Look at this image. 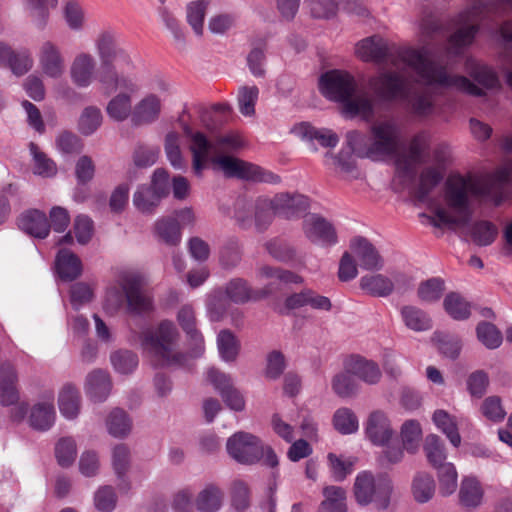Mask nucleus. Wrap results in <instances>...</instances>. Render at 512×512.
<instances>
[{
    "label": "nucleus",
    "mask_w": 512,
    "mask_h": 512,
    "mask_svg": "<svg viewBox=\"0 0 512 512\" xmlns=\"http://www.w3.org/2000/svg\"><path fill=\"white\" fill-rule=\"evenodd\" d=\"M162 100L154 93L145 95L133 107L131 123L133 126H145L156 122L161 115Z\"/></svg>",
    "instance_id": "nucleus-18"
},
{
    "label": "nucleus",
    "mask_w": 512,
    "mask_h": 512,
    "mask_svg": "<svg viewBox=\"0 0 512 512\" xmlns=\"http://www.w3.org/2000/svg\"><path fill=\"white\" fill-rule=\"evenodd\" d=\"M347 145L360 158L382 160L398 153L401 145V130L390 120L373 123L369 135L352 130L346 134Z\"/></svg>",
    "instance_id": "nucleus-5"
},
{
    "label": "nucleus",
    "mask_w": 512,
    "mask_h": 512,
    "mask_svg": "<svg viewBox=\"0 0 512 512\" xmlns=\"http://www.w3.org/2000/svg\"><path fill=\"white\" fill-rule=\"evenodd\" d=\"M177 320L191 345L188 356L191 358L202 356L205 350L204 338L196 328V317L192 306L181 307ZM178 338L176 326L171 321H162L156 329L142 334L141 343L143 349L151 356L154 366H183L187 355L176 350Z\"/></svg>",
    "instance_id": "nucleus-1"
},
{
    "label": "nucleus",
    "mask_w": 512,
    "mask_h": 512,
    "mask_svg": "<svg viewBox=\"0 0 512 512\" xmlns=\"http://www.w3.org/2000/svg\"><path fill=\"white\" fill-rule=\"evenodd\" d=\"M502 148L505 152L512 154V137H506L503 140ZM511 180L512 158H507L492 174L482 173V200L486 196H491L495 205H500L511 195Z\"/></svg>",
    "instance_id": "nucleus-7"
},
{
    "label": "nucleus",
    "mask_w": 512,
    "mask_h": 512,
    "mask_svg": "<svg viewBox=\"0 0 512 512\" xmlns=\"http://www.w3.org/2000/svg\"><path fill=\"white\" fill-rule=\"evenodd\" d=\"M161 199L153 189L142 185L138 187L133 195V204L142 213H152Z\"/></svg>",
    "instance_id": "nucleus-53"
},
{
    "label": "nucleus",
    "mask_w": 512,
    "mask_h": 512,
    "mask_svg": "<svg viewBox=\"0 0 512 512\" xmlns=\"http://www.w3.org/2000/svg\"><path fill=\"white\" fill-rule=\"evenodd\" d=\"M257 277L271 280V282L261 290L266 291L269 289V293L277 288L275 287L277 284H300L303 282V278L300 275L280 267H273L269 265H263L259 267L257 270Z\"/></svg>",
    "instance_id": "nucleus-29"
},
{
    "label": "nucleus",
    "mask_w": 512,
    "mask_h": 512,
    "mask_svg": "<svg viewBox=\"0 0 512 512\" xmlns=\"http://www.w3.org/2000/svg\"><path fill=\"white\" fill-rule=\"evenodd\" d=\"M225 293L232 302L244 304L249 301H257L265 298L269 294V289L266 291H255L247 280L237 277L231 279L226 284Z\"/></svg>",
    "instance_id": "nucleus-24"
},
{
    "label": "nucleus",
    "mask_w": 512,
    "mask_h": 512,
    "mask_svg": "<svg viewBox=\"0 0 512 512\" xmlns=\"http://www.w3.org/2000/svg\"><path fill=\"white\" fill-rule=\"evenodd\" d=\"M267 252L276 260L281 262H290L296 259L295 248L288 242L274 238L265 244Z\"/></svg>",
    "instance_id": "nucleus-62"
},
{
    "label": "nucleus",
    "mask_w": 512,
    "mask_h": 512,
    "mask_svg": "<svg viewBox=\"0 0 512 512\" xmlns=\"http://www.w3.org/2000/svg\"><path fill=\"white\" fill-rule=\"evenodd\" d=\"M303 231L312 243L331 246L337 242V234L333 225L317 214L309 215L303 221Z\"/></svg>",
    "instance_id": "nucleus-15"
},
{
    "label": "nucleus",
    "mask_w": 512,
    "mask_h": 512,
    "mask_svg": "<svg viewBox=\"0 0 512 512\" xmlns=\"http://www.w3.org/2000/svg\"><path fill=\"white\" fill-rule=\"evenodd\" d=\"M212 162L219 166L227 177L256 182L278 183L280 177L272 172L266 171L258 165L243 161L232 156H219L212 159Z\"/></svg>",
    "instance_id": "nucleus-10"
},
{
    "label": "nucleus",
    "mask_w": 512,
    "mask_h": 512,
    "mask_svg": "<svg viewBox=\"0 0 512 512\" xmlns=\"http://www.w3.org/2000/svg\"><path fill=\"white\" fill-rule=\"evenodd\" d=\"M443 177L444 167L440 163L423 168L419 175V184L416 191L417 198L424 201L434 188L439 185Z\"/></svg>",
    "instance_id": "nucleus-33"
},
{
    "label": "nucleus",
    "mask_w": 512,
    "mask_h": 512,
    "mask_svg": "<svg viewBox=\"0 0 512 512\" xmlns=\"http://www.w3.org/2000/svg\"><path fill=\"white\" fill-rule=\"evenodd\" d=\"M401 316L405 325L414 331H427L432 328L429 315L418 307L406 305L401 308Z\"/></svg>",
    "instance_id": "nucleus-42"
},
{
    "label": "nucleus",
    "mask_w": 512,
    "mask_h": 512,
    "mask_svg": "<svg viewBox=\"0 0 512 512\" xmlns=\"http://www.w3.org/2000/svg\"><path fill=\"white\" fill-rule=\"evenodd\" d=\"M480 195V180L470 175L451 174L445 182L444 199L451 213L445 209L436 211V227L461 228L467 240L480 245V225L471 224L473 201Z\"/></svg>",
    "instance_id": "nucleus-2"
},
{
    "label": "nucleus",
    "mask_w": 512,
    "mask_h": 512,
    "mask_svg": "<svg viewBox=\"0 0 512 512\" xmlns=\"http://www.w3.org/2000/svg\"><path fill=\"white\" fill-rule=\"evenodd\" d=\"M356 54L363 61H373L377 64L385 63L390 58L386 42L378 36L368 37L358 42Z\"/></svg>",
    "instance_id": "nucleus-22"
},
{
    "label": "nucleus",
    "mask_w": 512,
    "mask_h": 512,
    "mask_svg": "<svg viewBox=\"0 0 512 512\" xmlns=\"http://www.w3.org/2000/svg\"><path fill=\"white\" fill-rule=\"evenodd\" d=\"M257 277L271 280V282L261 290L266 291L269 289V293L277 288L275 287L277 284H300L303 282V278L300 275L280 267H273L269 265H263L259 267L257 270Z\"/></svg>",
    "instance_id": "nucleus-28"
},
{
    "label": "nucleus",
    "mask_w": 512,
    "mask_h": 512,
    "mask_svg": "<svg viewBox=\"0 0 512 512\" xmlns=\"http://www.w3.org/2000/svg\"><path fill=\"white\" fill-rule=\"evenodd\" d=\"M324 499L319 505V512H347V493L340 486L330 485L322 490Z\"/></svg>",
    "instance_id": "nucleus-36"
},
{
    "label": "nucleus",
    "mask_w": 512,
    "mask_h": 512,
    "mask_svg": "<svg viewBox=\"0 0 512 512\" xmlns=\"http://www.w3.org/2000/svg\"><path fill=\"white\" fill-rule=\"evenodd\" d=\"M432 340L437 344L438 350L443 356L455 360L460 355L462 343L459 337L436 331Z\"/></svg>",
    "instance_id": "nucleus-51"
},
{
    "label": "nucleus",
    "mask_w": 512,
    "mask_h": 512,
    "mask_svg": "<svg viewBox=\"0 0 512 512\" xmlns=\"http://www.w3.org/2000/svg\"><path fill=\"white\" fill-rule=\"evenodd\" d=\"M209 2L197 0L190 2L186 8V18L196 35H203V23Z\"/></svg>",
    "instance_id": "nucleus-52"
},
{
    "label": "nucleus",
    "mask_w": 512,
    "mask_h": 512,
    "mask_svg": "<svg viewBox=\"0 0 512 512\" xmlns=\"http://www.w3.org/2000/svg\"><path fill=\"white\" fill-rule=\"evenodd\" d=\"M121 288L126 298L127 308L133 314L152 310L151 297L143 289V279L138 275H126L121 280Z\"/></svg>",
    "instance_id": "nucleus-12"
},
{
    "label": "nucleus",
    "mask_w": 512,
    "mask_h": 512,
    "mask_svg": "<svg viewBox=\"0 0 512 512\" xmlns=\"http://www.w3.org/2000/svg\"><path fill=\"white\" fill-rule=\"evenodd\" d=\"M401 57L427 85L436 84L446 88H455L472 96H480L478 85L464 76L448 74L446 68L430 60L426 52L407 49L402 52Z\"/></svg>",
    "instance_id": "nucleus-6"
},
{
    "label": "nucleus",
    "mask_w": 512,
    "mask_h": 512,
    "mask_svg": "<svg viewBox=\"0 0 512 512\" xmlns=\"http://www.w3.org/2000/svg\"><path fill=\"white\" fill-rule=\"evenodd\" d=\"M334 428L341 434H352L358 430V418L355 413L347 407L339 408L333 415Z\"/></svg>",
    "instance_id": "nucleus-55"
},
{
    "label": "nucleus",
    "mask_w": 512,
    "mask_h": 512,
    "mask_svg": "<svg viewBox=\"0 0 512 512\" xmlns=\"http://www.w3.org/2000/svg\"><path fill=\"white\" fill-rule=\"evenodd\" d=\"M243 255L242 245L236 238L227 239L219 251V263L223 269L231 270L236 268Z\"/></svg>",
    "instance_id": "nucleus-43"
},
{
    "label": "nucleus",
    "mask_w": 512,
    "mask_h": 512,
    "mask_svg": "<svg viewBox=\"0 0 512 512\" xmlns=\"http://www.w3.org/2000/svg\"><path fill=\"white\" fill-rule=\"evenodd\" d=\"M365 431L368 439L378 446L387 444L394 434L388 417L380 410L369 415Z\"/></svg>",
    "instance_id": "nucleus-21"
},
{
    "label": "nucleus",
    "mask_w": 512,
    "mask_h": 512,
    "mask_svg": "<svg viewBox=\"0 0 512 512\" xmlns=\"http://www.w3.org/2000/svg\"><path fill=\"white\" fill-rule=\"evenodd\" d=\"M211 149L212 143L207 139L204 133L196 132V134L193 135L190 151L192 153V169L197 176L202 175Z\"/></svg>",
    "instance_id": "nucleus-35"
},
{
    "label": "nucleus",
    "mask_w": 512,
    "mask_h": 512,
    "mask_svg": "<svg viewBox=\"0 0 512 512\" xmlns=\"http://www.w3.org/2000/svg\"><path fill=\"white\" fill-rule=\"evenodd\" d=\"M77 455L76 443L71 437L61 438L55 446V456L58 464L69 467L75 461Z\"/></svg>",
    "instance_id": "nucleus-64"
},
{
    "label": "nucleus",
    "mask_w": 512,
    "mask_h": 512,
    "mask_svg": "<svg viewBox=\"0 0 512 512\" xmlns=\"http://www.w3.org/2000/svg\"><path fill=\"white\" fill-rule=\"evenodd\" d=\"M433 421L447 436L453 446L458 447L460 445L461 436L458 432L457 425L446 411L436 410L433 414Z\"/></svg>",
    "instance_id": "nucleus-54"
},
{
    "label": "nucleus",
    "mask_w": 512,
    "mask_h": 512,
    "mask_svg": "<svg viewBox=\"0 0 512 512\" xmlns=\"http://www.w3.org/2000/svg\"><path fill=\"white\" fill-rule=\"evenodd\" d=\"M164 150L167 159L175 169L181 170L185 167L178 133L171 131L166 134Z\"/></svg>",
    "instance_id": "nucleus-59"
},
{
    "label": "nucleus",
    "mask_w": 512,
    "mask_h": 512,
    "mask_svg": "<svg viewBox=\"0 0 512 512\" xmlns=\"http://www.w3.org/2000/svg\"><path fill=\"white\" fill-rule=\"evenodd\" d=\"M127 90L124 92H119L114 97L110 99L106 106L107 115L117 122H123L128 117H132L133 107H132V95Z\"/></svg>",
    "instance_id": "nucleus-37"
},
{
    "label": "nucleus",
    "mask_w": 512,
    "mask_h": 512,
    "mask_svg": "<svg viewBox=\"0 0 512 512\" xmlns=\"http://www.w3.org/2000/svg\"><path fill=\"white\" fill-rule=\"evenodd\" d=\"M409 84V81L396 72H384L369 81L376 96L385 101L401 100Z\"/></svg>",
    "instance_id": "nucleus-13"
},
{
    "label": "nucleus",
    "mask_w": 512,
    "mask_h": 512,
    "mask_svg": "<svg viewBox=\"0 0 512 512\" xmlns=\"http://www.w3.org/2000/svg\"><path fill=\"white\" fill-rule=\"evenodd\" d=\"M360 288L373 297H388L394 292L391 278L383 274H367L359 281Z\"/></svg>",
    "instance_id": "nucleus-34"
},
{
    "label": "nucleus",
    "mask_w": 512,
    "mask_h": 512,
    "mask_svg": "<svg viewBox=\"0 0 512 512\" xmlns=\"http://www.w3.org/2000/svg\"><path fill=\"white\" fill-rule=\"evenodd\" d=\"M57 271L61 279L73 281L82 273L80 258L68 250H60L57 255Z\"/></svg>",
    "instance_id": "nucleus-39"
},
{
    "label": "nucleus",
    "mask_w": 512,
    "mask_h": 512,
    "mask_svg": "<svg viewBox=\"0 0 512 512\" xmlns=\"http://www.w3.org/2000/svg\"><path fill=\"white\" fill-rule=\"evenodd\" d=\"M272 199H258L254 206V224L258 232H264L272 223L273 216Z\"/></svg>",
    "instance_id": "nucleus-58"
},
{
    "label": "nucleus",
    "mask_w": 512,
    "mask_h": 512,
    "mask_svg": "<svg viewBox=\"0 0 512 512\" xmlns=\"http://www.w3.org/2000/svg\"><path fill=\"white\" fill-rule=\"evenodd\" d=\"M348 363L349 371L364 383L375 385L381 380L382 372L377 363L360 356L351 357Z\"/></svg>",
    "instance_id": "nucleus-30"
},
{
    "label": "nucleus",
    "mask_w": 512,
    "mask_h": 512,
    "mask_svg": "<svg viewBox=\"0 0 512 512\" xmlns=\"http://www.w3.org/2000/svg\"><path fill=\"white\" fill-rule=\"evenodd\" d=\"M81 396L79 390L68 383L63 386L58 396V406L61 414L67 419H74L80 412Z\"/></svg>",
    "instance_id": "nucleus-38"
},
{
    "label": "nucleus",
    "mask_w": 512,
    "mask_h": 512,
    "mask_svg": "<svg viewBox=\"0 0 512 512\" xmlns=\"http://www.w3.org/2000/svg\"><path fill=\"white\" fill-rule=\"evenodd\" d=\"M445 312L454 320L463 321L471 315V304L459 293H448L443 301Z\"/></svg>",
    "instance_id": "nucleus-40"
},
{
    "label": "nucleus",
    "mask_w": 512,
    "mask_h": 512,
    "mask_svg": "<svg viewBox=\"0 0 512 512\" xmlns=\"http://www.w3.org/2000/svg\"><path fill=\"white\" fill-rule=\"evenodd\" d=\"M55 420V408L52 402L38 403L31 409L29 422L32 428L46 431L51 428Z\"/></svg>",
    "instance_id": "nucleus-41"
},
{
    "label": "nucleus",
    "mask_w": 512,
    "mask_h": 512,
    "mask_svg": "<svg viewBox=\"0 0 512 512\" xmlns=\"http://www.w3.org/2000/svg\"><path fill=\"white\" fill-rule=\"evenodd\" d=\"M431 139L427 132L415 134L409 141L407 152L396 159V167L401 176L413 178L418 165L425 164L430 158Z\"/></svg>",
    "instance_id": "nucleus-9"
},
{
    "label": "nucleus",
    "mask_w": 512,
    "mask_h": 512,
    "mask_svg": "<svg viewBox=\"0 0 512 512\" xmlns=\"http://www.w3.org/2000/svg\"><path fill=\"white\" fill-rule=\"evenodd\" d=\"M350 249L362 269L379 271L384 267L383 257L367 238L354 237L350 242Z\"/></svg>",
    "instance_id": "nucleus-17"
},
{
    "label": "nucleus",
    "mask_w": 512,
    "mask_h": 512,
    "mask_svg": "<svg viewBox=\"0 0 512 512\" xmlns=\"http://www.w3.org/2000/svg\"><path fill=\"white\" fill-rule=\"evenodd\" d=\"M438 480L440 484V493L443 496H449L455 492L457 488V471L452 463H445L438 468Z\"/></svg>",
    "instance_id": "nucleus-60"
},
{
    "label": "nucleus",
    "mask_w": 512,
    "mask_h": 512,
    "mask_svg": "<svg viewBox=\"0 0 512 512\" xmlns=\"http://www.w3.org/2000/svg\"><path fill=\"white\" fill-rule=\"evenodd\" d=\"M154 232L158 241L167 246L175 247L181 242V226L174 217L167 216L158 219L154 224Z\"/></svg>",
    "instance_id": "nucleus-32"
},
{
    "label": "nucleus",
    "mask_w": 512,
    "mask_h": 512,
    "mask_svg": "<svg viewBox=\"0 0 512 512\" xmlns=\"http://www.w3.org/2000/svg\"><path fill=\"white\" fill-rule=\"evenodd\" d=\"M401 101L406 108L417 116H426L433 110L432 95L426 87L416 84L408 85Z\"/></svg>",
    "instance_id": "nucleus-20"
},
{
    "label": "nucleus",
    "mask_w": 512,
    "mask_h": 512,
    "mask_svg": "<svg viewBox=\"0 0 512 512\" xmlns=\"http://www.w3.org/2000/svg\"><path fill=\"white\" fill-rule=\"evenodd\" d=\"M96 60L88 52L78 53L70 66L69 75L72 83L78 88L89 87L95 78Z\"/></svg>",
    "instance_id": "nucleus-19"
},
{
    "label": "nucleus",
    "mask_w": 512,
    "mask_h": 512,
    "mask_svg": "<svg viewBox=\"0 0 512 512\" xmlns=\"http://www.w3.org/2000/svg\"><path fill=\"white\" fill-rule=\"evenodd\" d=\"M331 386L333 392L340 398H352L359 393L360 384L354 373L349 371L348 361L344 364V370L332 377Z\"/></svg>",
    "instance_id": "nucleus-31"
},
{
    "label": "nucleus",
    "mask_w": 512,
    "mask_h": 512,
    "mask_svg": "<svg viewBox=\"0 0 512 512\" xmlns=\"http://www.w3.org/2000/svg\"><path fill=\"white\" fill-rule=\"evenodd\" d=\"M159 155L160 148L158 146H150L139 143L134 149L132 159L136 167L147 168L156 163Z\"/></svg>",
    "instance_id": "nucleus-61"
},
{
    "label": "nucleus",
    "mask_w": 512,
    "mask_h": 512,
    "mask_svg": "<svg viewBox=\"0 0 512 512\" xmlns=\"http://www.w3.org/2000/svg\"><path fill=\"white\" fill-rule=\"evenodd\" d=\"M319 89L328 99L342 103V113L348 118L361 117L365 121L374 118L375 110L366 92L356 93L353 76L340 70H331L320 77Z\"/></svg>",
    "instance_id": "nucleus-4"
},
{
    "label": "nucleus",
    "mask_w": 512,
    "mask_h": 512,
    "mask_svg": "<svg viewBox=\"0 0 512 512\" xmlns=\"http://www.w3.org/2000/svg\"><path fill=\"white\" fill-rule=\"evenodd\" d=\"M423 450H424V453H425L428 463L434 469L447 463L446 462L447 454H446L445 446L439 436H437L435 434L428 435L425 438Z\"/></svg>",
    "instance_id": "nucleus-47"
},
{
    "label": "nucleus",
    "mask_w": 512,
    "mask_h": 512,
    "mask_svg": "<svg viewBox=\"0 0 512 512\" xmlns=\"http://www.w3.org/2000/svg\"><path fill=\"white\" fill-rule=\"evenodd\" d=\"M95 47L101 63L98 81L105 94L110 95L118 89L137 93L138 84L117 69L116 63L128 69L133 68L134 64L129 52L118 45L115 31L106 29L99 32L95 39Z\"/></svg>",
    "instance_id": "nucleus-3"
},
{
    "label": "nucleus",
    "mask_w": 512,
    "mask_h": 512,
    "mask_svg": "<svg viewBox=\"0 0 512 512\" xmlns=\"http://www.w3.org/2000/svg\"><path fill=\"white\" fill-rule=\"evenodd\" d=\"M102 120V113L98 107L87 106L79 117L78 129L85 136L91 135L100 127Z\"/></svg>",
    "instance_id": "nucleus-56"
},
{
    "label": "nucleus",
    "mask_w": 512,
    "mask_h": 512,
    "mask_svg": "<svg viewBox=\"0 0 512 512\" xmlns=\"http://www.w3.org/2000/svg\"><path fill=\"white\" fill-rule=\"evenodd\" d=\"M460 504L470 510L480 504V484L475 477H465L459 491Z\"/></svg>",
    "instance_id": "nucleus-49"
},
{
    "label": "nucleus",
    "mask_w": 512,
    "mask_h": 512,
    "mask_svg": "<svg viewBox=\"0 0 512 512\" xmlns=\"http://www.w3.org/2000/svg\"><path fill=\"white\" fill-rule=\"evenodd\" d=\"M223 492L215 485H207L196 498L200 512H217L222 506Z\"/></svg>",
    "instance_id": "nucleus-45"
},
{
    "label": "nucleus",
    "mask_w": 512,
    "mask_h": 512,
    "mask_svg": "<svg viewBox=\"0 0 512 512\" xmlns=\"http://www.w3.org/2000/svg\"><path fill=\"white\" fill-rule=\"evenodd\" d=\"M40 68L47 77L58 79L65 72V58L61 48L50 40L44 41L38 52Z\"/></svg>",
    "instance_id": "nucleus-14"
},
{
    "label": "nucleus",
    "mask_w": 512,
    "mask_h": 512,
    "mask_svg": "<svg viewBox=\"0 0 512 512\" xmlns=\"http://www.w3.org/2000/svg\"><path fill=\"white\" fill-rule=\"evenodd\" d=\"M112 382L108 372L95 369L86 377L85 390L94 402H103L110 394Z\"/></svg>",
    "instance_id": "nucleus-25"
},
{
    "label": "nucleus",
    "mask_w": 512,
    "mask_h": 512,
    "mask_svg": "<svg viewBox=\"0 0 512 512\" xmlns=\"http://www.w3.org/2000/svg\"><path fill=\"white\" fill-rule=\"evenodd\" d=\"M18 381L15 367L4 362L0 366V403L4 406H10L17 403L19 399L16 383Z\"/></svg>",
    "instance_id": "nucleus-26"
},
{
    "label": "nucleus",
    "mask_w": 512,
    "mask_h": 512,
    "mask_svg": "<svg viewBox=\"0 0 512 512\" xmlns=\"http://www.w3.org/2000/svg\"><path fill=\"white\" fill-rule=\"evenodd\" d=\"M228 454L241 464H253L264 456L261 440L251 433L240 431L228 438Z\"/></svg>",
    "instance_id": "nucleus-11"
},
{
    "label": "nucleus",
    "mask_w": 512,
    "mask_h": 512,
    "mask_svg": "<svg viewBox=\"0 0 512 512\" xmlns=\"http://www.w3.org/2000/svg\"><path fill=\"white\" fill-rule=\"evenodd\" d=\"M292 133L298 138L308 142H313L316 140L323 147L333 148L339 142L337 134L332 130L316 129L306 122L295 125L292 129Z\"/></svg>",
    "instance_id": "nucleus-27"
},
{
    "label": "nucleus",
    "mask_w": 512,
    "mask_h": 512,
    "mask_svg": "<svg viewBox=\"0 0 512 512\" xmlns=\"http://www.w3.org/2000/svg\"><path fill=\"white\" fill-rule=\"evenodd\" d=\"M217 346L220 356L224 361L233 362L236 360L240 350V343L230 330L224 329L218 333Z\"/></svg>",
    "instance_id": "nucleus-50"
},
{
    "label": "nucleus",
    "mask_w": 512,
    "mask_h": 512,
    "mask_svg": "<svg viewBox=\"0 0 512 512\" xmlns=\"http://www.w3.org/2000/svg\"><path fill=\"white\" fill-rule=\"evenodd\" d=\"M18 227L25 233L40 239L46 238L50 231L46 214L38 209L24 211L18 218Z\"/></svg>",
    "instance_id": "nucleus-23"
},
{
    "label": "nucleus",
    "mask_w": 512,
    "mask_h": 512,
    "mask_svg": "<svg viewBox=\"0 0 512 512\" xmlns=\"http://www.w3.org/2000/svg\"><path fill=\"white\" fill-rule=\"evenodd\" d=\"M392 488L390 480L381 479L377 483L371 472L363 471L355 478L353 494L360 506H367L379 500L380 507L385 509L389 504Z\"/></svg>",
    "instance_id": "nucleus-8"
},
{
    "label": "nucleus",
    "mask_w": 512,
    "mask_h": 512,
    "mask_svg": "<svg viewBox=\"0 0 512 512\" xmlns=\"http://www.w3.org/2000/svg\"><path fill=\"white\" fill-rule=\"evenodd\" d=\"M422 436L420 424L415 420H408L403 423L401 428V437L403 447L409 453H415Z\"/></svg>",
    "instance_id": "nucleus-63"
},
{
    "label": "nucleus",
    "mask_w": 512,
    "mask_h": 512,
    "mask_svg": "<svg viewBox=\"0 0 512 512\" xmlns=\"http://www.w3.org/2000/svg\"><path fill=\"white\" fill-rule=\"evenodd\" d=\"M476 25L462 27L454 32L448 39L446 51L450 56L460 55L464 48L470 45L476 35Z\"/></svg>",
    "instance_id": "nucleus-44"
},
{
    "label": "nucleus",
    "mask_w": 512,
    "mask_h": 512,
    "mask_svg": "<svg viewBox=\"0 0 512 512\" xmlns=\"http://www.w3.org/2000/svg\"><path fill=\"white\" fill-rule=\"evenodd\" d=\"M273 212L284 219L300 217L309 208V200L298 193H278L272 198Z\"/></svg>",
    "instance_id": "nucleus-16"
},
{
    "label": "nucleus",
    "mask_w": 512,
    "mask_h": 512,
    "mask_svg": "<svg viewBox=\"0 0 512 512\" xmlns=\"http://www.w3.org/2000/svg\"><path fill=\"white\" fill-rule=\"evenodd\" d=\"M29 148L34 160V173L43 177L54 176L57 172L55 162L42 152L37 144L31 142Z\"/></svg>",
    "instance_id": "nucleus-57"
},
{
    "label": "nucleus",
    "mask_w": 512,
    "mask_h": 512,
    "mask_svg": "<svg viewBox=\"0 0 512 512\" xmlns=\"http://www.w3.org/2000/svg\"><path fill=\"white\" fill-rule=\"evenodd\" d=\"M435 481L433 477L425 472L417 473L412 481V494L416 502L426 503L435 494Z\"/></svg>",
    "instance_id": "nucleus-46"
},
{
    "label": "nucleus",
    "mask_w": 512,
    "mask_h": 512,
    "mask_svg": "<svg viewBox=\"0 0 512 512\" xmlns=\"http://www.w3.org/2000/svg\"><path fill=\"white\" fill-rule=\"evenodd\" d=\"M106 424L109 434L115 438L126 437L132 427L131 419L128 417L127 413L120 408H115L110 412Z\"/></svg>",
    "instance_id": "nucleus-48"
}]
</instances>
